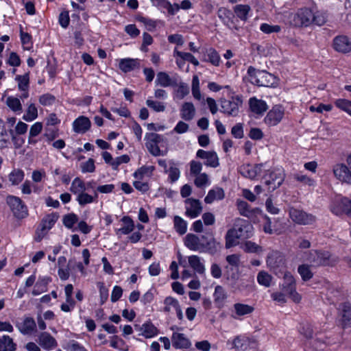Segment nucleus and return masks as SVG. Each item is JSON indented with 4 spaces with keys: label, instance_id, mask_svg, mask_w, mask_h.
<instances>
[{
    "label": "nucleus",
    "instance_id": "nucleus-1",
    "mask_svg": "<svg viewBox=\"0 0 351 351\" xmlns=\"http://www.w3.org/2000/svg\"><path fill=\"white\" fill-rule=\"evenodd\" d=\"M289 20L292 26L297 27H308L312 24L321 26L326 22V16L324 12L314 13L311 9L303 8L291 14Z\"/></svg>",
    "mask_w": 351,
    "mask_h": 351
},
{
    "label": "nucleus",
    "instance_id": "nucleus-2",
    "mask_svg": "<svg viewBox=\"0 0 351 351\" xmlns=\"http://www.w3.org/2000/svg\"><path fill=\"white\" fill-rule=\"evenodd\" d=\"M252 230L253 227L247 220L239 217L234 219L232 228L227 231L225 237L226 247L236 246L239 243V239L251 237Z\"/></svg>",
    "mask_w": 351,
    "mask_h": 351
},
{
    "label": "nucleus",
    "instance_id": "nucleus-3",
    "mask_svg": "<svg viewBox=\"0 0 351 351\" xmlns=\"http://www.w3.org/2000/svg\"><path fill=\"white\" fill-rule=\"evenodd\" d=\"M184 245L193 251L207 252L214 254L217 252L219 243L214 238L206 240V243H201L198 236L189 233L184 238Z\"/></svg>",
    "mask_w": 351,
    "mask_h": 351
},
{
    "label": "nucleus",
    "instance_id": "nucleus-4",
    "mask_svg": "<svg viewBox=\"0 0 351 351\" xmlns=\"http://www.w3.org/2000/svg\"><path fill=\"white\" fill-rule=\"evenodd\" d=\"M249 80L252 84L258 86L270 87L276 84V77L274 75L264 70H257L250 66L247 69Z\"/></svg>",
    "mask_w": 351,
    "mask_h": 351
},
{
    "label": "nucleus",
    "instance_id": "nucleus-5",
    "mask_svg": "<svg viewBox=\"0 0 351 351\" xmlns=\"http://www.w3.org/2000/svg\"><path fill=\"white\" fill-rule=\"evenodd\" d=\"M285 178V173L282 169L276 168L268 170L263 177L265 184L267 186V190L270 192L274 191L281 186Z\"/></svg>",
    "mask_w": 351,
    "mask_h": 351
},
{
    "label": "nucleus",
    "instance_id": "nucleus-6",
    "mask_svg": "<svg viewBox=\"0 0 351 351\" xmlns=\"http://www.w3.org/2000/svg\"><path fill=\"white\" fill-rule=\"evenodd\" d=\"M267 265L279 278L287 271L285 257L278 251H273L269 254L267 258Z\"/></svg>",
    "mask_w": 351,
    "mask_h": 351
},
{
    "label": "nucleus",
    "instance_id": "nucleus-7",
    "mask_svg": "<svg viewBox=\"0 0 351 351\" xmlns=\"http://www.w3.org/2000/svg\"><path fill=\"white\" fill-rule=\"evenodd\" d=\"M283 283L280 285L281 290L287 293L294 302L299 303L301 295L296 291V282L294 277L289 271L282 274Z\"/></svg>",
    "mask_w": 351,
    "mask_h": 351
},
{
    "label": "nucleus",
    "instance_id": "nucleus-8",
    "mask_svg": "<svg viewBox=\"0 0 351 351\" xmlns=\"http://www.w3.org/2000/svg\"><path fill=\"white\" fill-rule=\"evenodd\" d=\"M289 215L294 223L302 226L313 225L317 220L315 215L293 207L289 208Z\"/></svg>",
    "mask_w": 351,
    "mask_h": 351
},
{
    "label": "nucleus",
    "instance_id": "nucleus-9",
    "mask_svg": "<svg viewBox=\"0 0 351 351\" xmlns=\"http://www.w3.org/2000/svg\"><path fill=\"white\" fill-rule=\"evenodd\" d=\"M59 215L57 213L47 215L41 220V222L36 231L35 240L40 242L47 234V232L54 226Z\"/></svg>",
    "mask_w": 351,
    "mask_h": 351
},
{
    "label": "nucleus",
    "instance_id": "nucleus-10",
    "mask_svg": "<svg viewBox=\"0 0 351 351\" xmlns=\"http://www.w3.org/2000/svg\"><path fill=\"white\" fill-rule=\"evenodd\" d=\"M7 203L16 218L23 219L28 215L27 208L19 197L9 195L7 197Z\"/></svg>",
    "mask_w": 351,
    "mask_h": 351
},
{
    "label": "nucleus",
    "instance_id": "nucleus-11",
    "mask_svg": "<svg viewBox=\"0 0 351 351\" xmlns=\"http://www.w3.org/2000/svg\"><path fill=\"white\" fill-rule=\"evenodd\" d=\"M242 105V100L238 97H233L231 99H221V112L228 116L237 117L239 112V106Z\"/></svg>",
    "mask_w": 351,
    "mask_h": 351
},
{
    "label": "nucleus",
    "instance_id": "nucleus-12",
    "mask_svg": "<svg viewBox=\"0 0 351 351\" xmlns=\"http://www.w3.org/2000/svg\"><path fill=\"white\" fill-rule=\"evenodd\" d=\"M330 254L328 251L312 250L309 251L306 260L312 266L319 267L328 265Z\"/></svg>",
    "mask_w": 351,
    "mask_h": 351
},
{
    "label": "nucleus",
    "instance_id": "nucleus-13",
    "mask_svg": "<svg viewBox=\"0 0 351 351\" xmlns=\"http://www.w3.org/2000/svg\"><path fill=\"white\" fill-rule=\"evenodd\" d=\"M232 345L237 351H255L257 348L256 341L245 336L236 337Z\"/></svg>",
    "mask_w": 351,
    "mask_h": 351
},
{
    "label": "nucleus",
    "instance_id": "nucleus-14",
    "mask_svg": "<svg viewBox=\"0 0 351 351\" xmlns=\"http://www.w3.org/2000/svg\"><path fill=\"white\" fill-rule=\"evenodd\" d=\"M284 116V110L280 106H275L270 110L264 119L268 126H274L278 124Z\"/></svg>",
    "mask_w": 351,
    "mask_h": 351
},
{
    "label": "nucleus",
    "instance_id": "nucleus-15",
    "mask_svg": "<svg viewBox=\"0 0 351 351\" xmlns=\"http://www.w3.org/2000/svg\"><path fill=\"white\" fill-rule=\"evenodd\" d=\"M335 177L342 182L351 184V172L343 163L336 164L332 169Z\"/></svg>",
    "mask_w": 351,
    "mask_h": 351
},
{
    "label": "nucleus",
    "instance_id": "nucleus-16",
    "mask_svg": "<svg viewBox=\"0 0 351 351\" xmlns=\"http://www.w3.org/2000/svg\"><path fill=\"white\" fill-rule=\"evenodd\" d=\"M237 206L239 214L247 218H250L253 215H259L262 213V210L258 208H251L248 203L243 200L238 199Z\"/></svg>",
    "mask_w": 351,
    "mask_h": 351
},
{
    "label": "nucleus",
    "instance_id": "nucleus-17",
    "mask_svg": "<svg viewBox=\"0 0 351 351\" xmlns=\"http://www.w3.org/2000/svg\"><path fill=\"white\" fill-rule=\"evenodd\" d=\"M334 49L343 53L351 51V42L346 36H337L333 40Z\"/></svg>",
    "mask_w": 351,
    "mask_h": 351
},
{
    "label": "nucleus",
    "instance_id": "nucleus-18",
    "mask_svg": "<svg viewBox=\"0 0 351 351\" xmlns=\"http://www.w3.org/2000/svg\"><path fill=\"white\" fill-rule=\"evenodd\" d=\"M38 343L46 350H51L58 346L55 338L47 332H43L39 335Z\"/></svg>",
    "mask_w": 351,
    "mask_h": 351
},
{
    "label": "nucleus",
    "instance_id": "nucleus-19",
    "mask_svg": "<svg viewBox=\"0 0 351 351\" xmlns=\"http://www.w3.org/2000/svg\"><path fill=\"white\" fill-rule=\"evenodd\" d=\"M90 121L85 116H80L73 123V131L79 134L86 133L90 130Z\"/></svg>",
    "mask_w": 351,
    "mask_h": 351
},
{
    "label": "nucleus",
    "instance_id": "nucleus-20",
    "mask_svg": "<svg viewBox=\"0 0 351 351\" xmlns=\"http://www.w3.org/2000/svg\"><path fill=\"white\" fill-rule=\"evenodd\" d=\"M262 167L263 164H258L254 166L245 165L241 167L239 172L245 178L254 179L261 173Z\"/></svg>",
    "mask_w": 351,
    "mask_h": 351
},
{
    "label": "nucleus",
    "instance_id": "nucleus-21",
    "mask_svg": "<svg viewBox=\"0 0 351 351\" xmlns=\"http://www.w3.org/2000/svg\"><path fill=\"white\" fill-rule=\"evenodd\" d=\"M16 326L23 335H29L36 330V324L32 317H27L23 322L17 323Z\"/></svg>",
    "mask_w": 351,
    "mask_h": 351
},
{
    "label": "nucleus",
    "instance_id": "nucleus-22",
    "mask_svg": "<svg viewBox=\"0 0 351 351\" xmlns=\"http://www.w3.org/2000/svg\"><path fill=\"white\" fill-rule=\"evenodd\" d=\"M186 203L189 204L186 208V215L195 218L201 213L202 207L199 200L189 198L186 200Z\"/></svg>",
    "mask_w": 351,
    "mask_h": 351
},
{
    "label": "nucleus",
    "instance_id": "nucleus-23",
    "mask_svg": "<svg viewBox=\"0 0 351 351\" xmlns=\"http://www.w3.org/2000/svg\"><path fill=\"white\" fill-rule=\"evenodd\" d=\"M249 106L251 111L254 114L261 115L268 109L267 103L254 97L250 99Z\"/></svg>",
    "mask_w": 351,
    "mask_h": 351
},
{
    "label": "nucleus",
    "instance_id": "nucleus-24",
    "mask_svg": "<svg viewBox=\"0 0 351 351\" xmlns=\"http://www.w3.org/2000/svg\"><path fill=\"white\" fill-rule=\"evenodd\" d=\"M134 328L146 338H151L157 334L156 328L151 322H146L142 326L136 324Z\"/></svg>",
    "mask_w": 351,
    "mask_h": 351
},
{
    "label": "nucleus",
    "instance_id": "nucleus-25",
    "mask_svg": "<svg viewBox=\"0 0 351 351\" xmlns=\"http://www.w3.org/2000/svg\"><path fill=\"white\" fill-rule=\"evenodd\" d=\"M172 344L176 348H188L191 342L184 334L174 332L172 335Z\"/></svg>",
    "mask_w": 351,
    "mask_h": 351
},
{
    "label": "nucleus",
    "instance_id": "nucleus-26",
    "mask_svg": "<svg viewBox=\"0 0 351 351\" xmlns=\"http://www.w3.org/2000/svg\"><path fill=\"white\" fill-rule=\"evenodd\" d=\"M341 324L343 328L351 326V304L346 302L341 304Z\"/></svg>",
    "mask_w": 351,
    "mask_h": 351
},
{
    "label": "nucleus",
    "instance_id": "nucleus-27",
    "mask_svg": "<svg viewBox=\"0 0 351 351\" xmlns=\"http://www.w3.org/2000/svg\"><path fill=\"white\" fill-rule=\"evenodd\" d=\"M195 113V108L191 102L183 104L180 110V116L185 121H191L193 119Z\"/></svg>",
    "mask_w": 351,
    "mask_h": 351
},
{
    "label": "nucleus",
    "instance_id": "nucleus-28",
    "mask_svg": "<svg viewBox=\"0 0 351 351\" xmlns=\"http://www.w3.org/2000/svg\"><path fill=\"white\" fill-rule=\"evenodd\" d=\"M224 191L221 188L217 187L208 191L204 201L206 204H211L215 200H221L224 197Z\"/></svg>",
    "mask_w": 351,
    "mask_h": 351
},
{
    "label": "nucleus",
    "instance_id": "nucleus-29",
    "mask_svg": "<svg viewBox=\"0 0 351 351\" xmlns=\"http://www.w3.org/2000/svg\"><path fill=\"white\" fill-rule=\"evenodd\" d=\"M138 66L136 59L124 58L119 62V67L124 73H128Z\"/></svg>",
    "mask_w": 351,
    "mask_h": 351
},
{
    "label": "nucleus",
    "instance_id": "nucleus-30",
    "mask_svg": "<svg viewBox=\"0 0 351 351\" xmlns=\"http://www.w3.org/2000/svg\"><path fill=\"white\" fill-rule=\"evenodd\" d=\"M121 221L123 222L124 226L116 230V234L120 236V234H128L134 230V222L130 217L125 216L122 218Z\"/></svg>",
    "mask_w": 351,
    "mask_h": 351
},
{
    "label": "nucleus",
    "instance_id": "nucleus-31",
    "mask_svg": "<svg viewBox=\"0 0 351 351\" xmlns=\"http://www.w3.org/2000/svg\"><path fill=\"white\" fill-rule=\"evenodd\" d=\"M16 344L10 337L3 335L0 337V351H16Z\"/></svg>",
    "mask_w": 351,
    "mask_h": 351
},
{
    "label": "nucleus",
    "instance_id": "nucleus-32",
    "mask_svg": "<svg viewBox=\"0 0 351 351\" xmlns=\"http://www.w3.org/2000/svg\"><path fill=\"white\" fill-rule=\"evenodd\" d=\"M190 266L198 274H202L205 271L204 264L201 262L200 258L197 255H192L188 258Z\"/></svg>",
    "mask_w": 351,
    "mask_h": 351
},
{
    "label": "nucleus",
    "instance_id": "nucleus-33",
    "mask_svg": "<svg viewBox=\"0 0 351 351\" xmlns=\"http://www.w3.org/2000/svg\"><path fill=\"white\" fill-rule=\"evenodd\" d=\"M215 303L220 306L223 304L225 300L227 298V293L222 286L217 285L215 287L213 294Z\"/></svg>",
    "mask_w": 351,
    "mask_h": 351
},
{
    "label": "nucleus",
    "instance_id": "nucleus-34",
    "mask_svg": "<svg viewBox=\"0 0 351 351\" xmlns=\"http://www.w3.org/2000/svg\"><path fill=\"white\" fill-rule=\"evenodd\" d=\"M233 307L237 316H244L251 314L254 310L253 306L242 303H235Z\"/></svg>",
    "mask_w": 351,
    "mask_h": 351
},
{
    "label": "nucleus",
    "instance_id": "nucleus-35",
    "mask_svg": "<svg viewBox=\"0 0 351 351\" xmlns=\"http://www.w3.org/2000/svg\"><path fill=\"white\" fill-rule=\"evenodd\" d=\"M251 8L248 5L239 4L234 8V12L241 20L246 21Z\"/></svg>",
    "mask_w": 351,
    "mask_h": 351
},
{
    "label": "nucleus",
    "instance_id": "nucleus-36",
    "mask_svg": "<svg viewBox=\"0 0 351 351\" xmlns=\"http://www.w3.org/2000/svg\"><path fill=\"white\" fill-rule=\"evenodd\" d=\"M155 83L162 87H168L172 85V80L167 73L161 71L158 73Z\"/></svg>",
    "mask_w": 351,
    "mask_h": 351
},
{
    "label": "nucleus",
    "instance_id": "nucleus-37",
    "mask_svg": "<svg viewBox=\"0 0 351 351\" xmlns=\"http://www.w3.org/2000/svg\"><path fill=\"white\" fill-rule=\"evenodd\" d=\"M86 190L85 183L80 178H75L71 184L70 191L74 194L83 193Z\"/></svg>",
    "mask_w": 351,
    "mask_h": 351
},
{
    "label": "nucleus",
    "instance_id": "nucleus-38",
    "mask_svg": "<svg viewBox=\"0 0 351 351\" xmlns=\"http://www.w3.org/2000/svg\"><path fill=\"white\" fill-rule=\"evenodd\" d=\"M217 16L226 25L232 22V18L234 17L232 12L226 8H220L217 11Z\"/></svg>",
    "mask_w": 351,
    "mask_h": 351
},
{
    "label": "nucleus",
    "instance_id": "nucleus-39",
    "mask_svg": "<svg viewBox=\"0 0 351 351\" xmlns=\"http://www.w3.org/2000/svg\"><path fill=\"white\" fill-rule=\"evenodd\" d=\"M174 228L180 235L186 233L187 230V223L182 218L179 216H175L173 219Z\"/></svg>",
    "mask_w": 351,
    "mask_h": 351
},
{
    "label": "nucleus",
    "instance_id": "nucleus-40",
    "mask_svg": "<svg viewBox=\"0 0 351 351\" xmlns=\"http://www.w3.org/2000/svg\"><path fill=\"white\" fill-rule=\"evenodd\" d=\"M206 60L210 62L213 65L217 66L220 64V56L217 51L213 48H210L206 51Z\"/></svg>",
    "mask_w": 351,
    "mask_h": 351
},
{
    "label": "nucleus",
    "instance_id": "nucleus-41",
    "mask_svg": "<svg viewBox=\"0 0 351 351\" xmlns=\"http://www.w3.org/2000/svg\"><path fill=\"white\" fill-rule=\"evenodd\" d=\"M97 197V193L95 192V195L92 196L85 192L80 193L77 195V201L81 206L90 204L95 201V198Z\"/></svg>",
    "mask_w": 351,
    "mask_h": 351
},
{
    "label": "nucleus",
    "instance_id": "nucleus-42",
    "mask_svg": "<svg viewBox=\"0 0 351 351\" xmlns=\"http://www.w3.org/2000/svg\"><path fill=\"white\" fill-rule=\"evenodd\" d=\"M164 312L170 313L172 310H176L180 306L179 302L171 296L167 297L164 300Z\"/></svg>",
    "mask_w": 351,
    "mask_h": 351
},
{
    "label": "nucleus",
    "instance_id": "nucleus-43",
    "mask_svg": "<svg viewBox=\"0 0 351 351\" xmlns=\"http://www.w3.org/2000/svg\"><path fill=\"white\" fill-rule=\"evenodd\" d=\"M298 271L304 281H308L313 276L310 266L306 264L300 265L298 268Z\"/></svg>",
    "mask_w": 351,
    "mask_h": 351
},
{
    "label": "nucleus",
    "instance_id": "nucleus-44",
    "mask_svg": "<svg viewBox=\"0 0 351 351\" xmlns=\"http://www.w3.org/2000/svg\"><path fill=\"white\" fill-rule=\"evenodd\" d=\"M24 172L21 169H14L8 176L12 185H18L24 178Z\"/></svg>",
    "mask_w": 351,
    "mask_h": 351
},
{
    "label": "nucleus",
    "instance_id": "nucleus-45",
    "mask_svg": "<svg viewBox=\"0 0 351 351\" xmlns=\"http://www.w3.org/2000/svg\"><path fill=\"white\" fill-rule=\"evenodd\" d=\"M272 276L267 271H261L257 275V281L261 285L265 287H269L271 285Z\"/></svg>",
    "mask_w": 351,
    "mask_h": 351
},
{
    "label": "nucleus",
    "instance_id": "nucleus-46",
    "mask_svg": "<svg viewBox=\"0 0 351 351\" xmlns=\"http://www.w3.org/2000/svg\"><path fill=\"white\" fill-rule=\"evenodd\" d=\"M6 104L15 112H22V105L19 98L8 97L6 99Z\"/></svg>",
    "mask_w": 351,
    "mask_h": 351
},
{
    "label": "nucleus",
    "instance_id": "nucleus-47",
    "mask_svg": "<svg viewBox=\"0 0 351 351\" xmlns=\"http://www.w3.org/2000/svg\"><path fill=\"white\" fill-rule=\"evenodd\" d=\"M38 117V110L34 104H29L26 114L23 117V119L26 121H32L36 119Z\"/></svg>",
    "mask_w": 351,
    "mask_h": 351
},
{
    "label": "nucleus",
    "instance_id": "nucleus-48",
    "mask_svg": "<svg viewBox=\"0 0 351 351\" xmlns=\"http://www.w3.org/2000/svg\"><path fill=\"white\" fill-rule=\"evenodd\" d=\"M145 146L149 152L154 156H165L167 153V149L165 151L160 150L159 145L158 144L146 142Z\"/></svg>",
    "mask_w": 351,
    "mask_h": 351
},
{
    "label": "nucleus",
    "instance_id": "nucleus-49",
    "mask_svg": "<svg viewBox=\"0 0 351 351\" xmlns=\"http://www.w3.org/2000/svg\"><path fill=\"white\" fill-rule=\"evenodd\" d=\"M169 164L171 166L169 169H167V173H169V179L171 182L173 183L179 179L180 171L178 167H175V164L173 160H171Z\"/></svg>",
    "mask_w": 351,
    "mask_h": 351
},
{
    "label": "nucleus",
    "instance_id": "nucleus-50",
    "mask_svg": "<svg viewBox=\"0 0 351 351\" xmlns=\"http://www.w3.org/2000/svg\"><path fill=\"white\" fill-rule=\"evenodd\" d=\"M8 142V132L5 128L2 120L0 119V148L6 147Z\"/></svg>",
    "mask_w": 351,
    "mask_h": 351
},
{
    "label": "nucleus",
    "instance_id": "nucleus-51",
    "mask_svg": "<svg viewBox=\"0 0 351 351\" xmlns=\"http://www.w3.org/2000/svg\"><path fill=\"white\" fill-rule=\"evenodd\" d=\"M78 221V217L74 213H69L63 217L62 222L65 227L69 229L73 228L75 223Z\"/></svg>",
    "mask_w": 351,
    "mask_h": 351
},
{
    "label": "nucleus",
    "instance_id": "nucleus-52",
    "mask_svg": "<svg viewBox=\"0 0 351 351\" xmlns=\"http://www.w3.org/2000/svg\"><path fill=\"white\" fill-rule=\"evenodd\" d=\"M293 178L296 181L302 183L303 184L308 185L309 186L315 185V180L306 175H304L302 173H295L293 175Z\"/></svg>",
    "mask_w": 351,
    "mask_h": 351
},
{
    "label": "nucleus",
    "instance_id": "nucleus-53",
    "mask_svg": "<svg viewBox=\"0 0 351 351\" xmlns=\"http://www.w3.org/2000/svg\"><path fill=\"white\" fill-rule=\"evenodd\" d=\"M335 104L337 108L346 112L351 116V101L344 99H339L335 101Z\"/></svg>",
    "mask_w": 351,
    "mask_h": 351
},
{
    "label": "nucleus",
    "instance_id": "nucleus-54",
    "mask_svg": "<svg viewBox=\"0 0 351 351\" xmlns=\"http://www.w3.org/2000/svg\"><path fill=\"white\" fill-rule=\"evenodd\" d=\"M145 140L146 142L159 145L164 141L165 138L162 135L157 133H147L145 136Z\"/></svg>",
    "mask_w": 351,
    "mask_h": 351
},
{
    "label": "nucleus",
    "instance_id": "nucleus-55",
    "mask_svg": "<svg viewBox=\"0 0 351 351\" xmlns=\"http://www.w3.org/2000/svg\"><path fill=\"white\" fill-rule=\"evenodd\" d=\"M16 80L18 82V87L21 90H27L29 88V75H17Z\"/></svg>",
    "mask_w": 351,
    "mask_h": 351
},
{
    "label": "nucleus",
    "instance_id": "nucleus-56",
    "mask_svg": "<svg viewBox=\"0 0 351 351\" xmlns=\"http://www.w3.org/2000/svg\"><path fill=\"white\" fill-rule=\"evenodd\" d=\"M176 53L178 56L181 58L183 60L188 61L195 66L199 65V61L190 53L182 52L176 51Z\"/></svg>",
    "mask_w": 351,
    "mask_h": 351
},
{
    "label": "nucleus",
    "instance_id": "nucleus-57",
    "mask_svg": "<svg viewBox=\"0 0 351 351\" xmlns=\"http://www.w3.org/2000/svg\"><path fill=\"white\" fill-rule=\"evenodd\" d=\"M260 29L265 34L278 33L280 32L281 27L278 25H272L268 23H262Z\"/></svg>",
    "mask_w": 351,
    "mask_h": 351
},
{
    "label": "nucleus",
    "instance_id": "nucleus-58",
    "mask_svg": "<svg viewBox=\"0 0 351 351\" xmlns=\"http://www.w3.org/2000/svg\"><path fill=\"white\" fill-rule=\"evenodd\" d=\"M146 104L149 108L153 109L154 111L157 112H163L165 110V104L160 101L147 99L146 101Z\"/></svg>",
    "mask_w": 351,
    "mask_h": 351
},
{
    "label": "nucleus",
    "instance_id": "nucleus-59",
    "mask_svg": "<svg viewBox=\"0 0 351 351\" xmlns=\"http://www.w3.org/2000/svg\"><path fill=\"white\" fill-rule=\"evenodd\" d=\"M300 332L306 339H311L313 335L312 326L308 323L302 324L300 327Z\"/></svg>",
    "mask_w": 351,
    "mask_h": 351
},
{
    "label": "nucleus",
    "instance_id": "nucleus-60",
    "mask_svg": "<svg viewBox=\"0 0 351 351\" xmlns=\"http://www.w3.org/2000/svg\"><path fill=\"white\" fill-rule=\"evenodd\" d=\"M205 165L212 167H217L219 166V158L215 152H210L206 158Z\"/></svg>",
    "mask_w": 351,
    "mask_h": 351
},
{
    "label": "nucleus",
    "instance_id": "nucleus-61",
    "mask_svg": "<svg viewBox=\"0 0 351 351\" xmlns=\"http://www.w3.org/2000/svg\"><path fill=\"white\" fill-rule=\"evenodd\" d=\"M56 101V97L49 93L42 95L39 97V102L43 106H51Z\"/></svg>",
    "mask_w": 351,
    "mask_h": 351
},
{
    "label": "nucleus",
    "instance_id": "nucleus-62",
    "mask_svg": "<svg viewBox=\"0 0 351 351\" xmlns=\"http://www.w3.org/2000/svg\"><path fill=\"white\" fill-rule=\"evenodd\" d=\"M130 161V157L127 154L117 157L111 163L114 169H117L119 166L123 163H128Z\"/></svg>",
    "mask_w": 351,
    "mask_h": 351
},
{
    "label": "nucleus",
    "instance_id": "nucleus-63",
    "mask_svg": "<svg viewBox=\"0 0 351 351\" xmlns=\"http://www.w3.org/2000/svg\"><path fill=\"white\" fill-rule=\"evenodd\" d=\"M243 249L246 252L256 253L261 250V247L254 242L247 241L244 244Z\"/></svg>",
    "mask_w": 351,
    "mask_h": 351
},
{
    "label": "nucleus",
    "instance_id": "nucleus-64",
    "mask_svg": "<svg viewBox=\"0 0 351 351\" xmlns=\"http://www.w3.org/2000/svg\"><path fill=\"white\" fill-rule=\"evenodd\" d=\"M7 63L12 66H19L21 64L20 57L16 53L11 52L7 60Z\"/></svg>",
    "mask_w": 351,
    "mask_h": 351
}]
</instances>
